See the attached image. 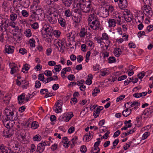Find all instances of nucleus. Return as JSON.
Masks as SVG:
<instances>
[{
  "mask_svg": "<svg viewBox=\"0 0 153 153\" xmlns=\"http://www.w3.org/2000/svg\"><path fill=\"white\" fill-rule=\"evenodd\" d=\"M32 27L34 29H36L39 27V25L37 22H35L31 24Z\"/></svg>",
  "mask_w": 153,
  "mask_h": 153,
  "instance_id": "obj_54",
  "label": "nucleus"
},
{
  "mask_svg": "<svg viewBox=\"0 0 153 153\" xmlns=\"http://www.w3.org/2000/svg\"><path fill=\"white\" fill-rule=\"evenodd\" d=\"M100 92V89L96 87L93 91L92 95L93 96L95 97L97 95V94Z\"/></svg>",
  "mask_w": 153,
  "mask_h": 153,
  "instance_id": "obj_48",
  "label": "nucleus"
},
{
  "mask_svg": "<svg viewBox=\"0 0 153 153\" xmlns=\"http://www.w3.org/2000/svg\"><path fill=\"white\" fill-rule=\"evenodd\" d=\"M143 11L145 16L149 18L152 17L153 15V13L152 9L149 5H144Z\"/></svg>",
  "mask_w": 153,
  "mask_h": 153,
  "instance_id": "obj_5",
  "label": "nucleus"
},
{
  "mask_svg": "<svg viewBox=\"0 0 153 153\" xmlns=\"http://www.w3.org/2000/svg\"><path fill=\"white\" fill-rule=\"evenodd\" d=\"M88 25L94 30H97L101 27V25L99 19L91 23H88Z\"/></svg>",
  "mask_w": 153,
  "mask_h": 153,
  "instance_id": "obj_6",
  "label": "nucleus"
},
{
  "mask_svg": "<svg viewBox=\"0 0 153 153\" xmlns=\"http://www.w3.org/2000/svg\"><path fill=\"white\" fill-rule=\"evenodd\" d=\"M124 19L126 22H130L133 19V16L131 14H130L127 16L126 17L124 16Z\"/></svg>",
  "mask_w": 153,
  "mask_h": 153,
  "instance_id": "obj_31",
  "label": "nucleus"
},
{
  "mask_svg": "<svg viewBox=\"0 0 153 153\" xmlns=\"http://www.w3.org/2000/svg\"><path fill=\"white\" fill-rule=\"evenodd\" d=\"M30 12L33 14L36 15L37 10L35 9L34 6H32L30 8Z\"/></svg>",
  "mask_w": 153,
  "mask_h": 153,
  "instance_id": "obj_56",
  "label": "nucleus"
},
{
  "mask_svg": "<svg viewBox=\"0 0 153 153\" xmlns=\"http://www.w3.org/2000/svg\"><path fill=\"white\" fill-rule=\"evenodd\" d=\"M102 54L103 55V58H105L106 57H108L109 55V52L106 51L105 50H103L102 51Z\"/></svg>",
  "mask_w": 153,
  "mask_h": 153,
  "instance_id": "obj_50",
  "label": "nucleus"
},
{
  "mask_svg": "<svg viewBox=\"0 0 153 153\" xmlns=\"http://www.w3.org/2000/svg\"><path fill=\"white\" fill-rule=\"evenodd\" d=\"M22 14L23 16L27 17L28 16V13L26 10H22Z\"/></svg>",
  "mask_w": 153,
  "mask_h": 153,
  "instance_id": "obj_58",
  "label": "nucleus"
},
{
  "mask_svg": "<svg viewBox=\"0 0 153 153\" xmlns=\"http://www.w3.org/2000/svg\"><path fill=\"white\" fill-rule=\"evenodd\" d=\"M14 47L11 45H6L5 46V52L8 54L12 53L14 51Z\"/></svg>",
  "mask_w": 153,
  "mask_h": 153,
  "instance_id": "obj_17",
  "label": "nucleus"
},
{
  "mask_svg": "<svg viewBox=\"0 0 153 153\" xmlns=\"http://www.w3.org/2000/svg\"><path fill=\"white\" fill-rule=\"evenodd\" d=\"M64 5L67 7H70L72 4V0H61Z\"/></svg>",
  "mask_w": 153,
  "mask_h": 153,
  "instance_id": "obj_26",
  "label": "nucleus"
},
{
  "mask_svg": "<svg viewBox=\"0 0 153 153\" xmlns=\"http://www.w3.org/2000/svg\"><path fill=\"white\" fill-rule=\"evenodd\" d=\"M15 110V108L12 105L6 108L4 110L7 118L11 122L16 120L17 114Z\"/></svg>",
  "mask_w": 153,
  "mask_h": 153,
  "instance_id": "obj_1",
  "label": "nucleus"
},
{
  "mask_svg": "<svg viewBox=\"0 0 153 153\" xmlns=\"http://www.w3.org/2000/svg\"><path fill=\"white\" fill-rule=\"evenodd\" d=\"M29 42L30 46L32 48L34 47L35 46V41L33 39H30L29 40Z\"/></svg>",
  "mask_w": 153,
  "mask_h": 153,
  "instance_id": "obj_44",
  "label": "nucleus"
},
{
  "mask_svg": "<svg viewBox=\"0 0 153 153\" xmlns=\"http://www.w3.org/2000/svg\"><path fill=\"white\" fill-rule=\"evenodd\" d=\"M8 129L4 130L3 132V135L5 137L9 138L12 136L14 134V131L12 128H9Z\"/></svg>",
  "mask_w": 153,
  "mask_h": 153,
  "instance_id": "obj_11",
  "label": "nucleus"
},
{
  "mask_svg": "<svg viewBox=\"0 0 153 153\" xmlns=\"http://www.w3.org/2000/svg\"><path fill=\"white\" fill-rule=\"evenodd\" d=\"M115 2L119 1L118 5L120 8L123 9L127 7L128 6V3L127 0H114Z\"/></svg>",
  "mask_w": 153,
  "mask_h": 153,
  "instance_id": "obj_7",
  "label": "nucleus"
},
{
  "mask_svg": "<svg viewBox=\"0 0 153 153\" xmlns=\"http://www.w3.org/2000/svg\"><path fill=\"white\" fill-rule=\"evenodd\" d=\"M43 27L44 28V30H45L47 32H48V34L51 33L52 35L53 34V29L52 27L50 25L45 24Z\"/></svg>",
  "mask_w": 153,
  "mask_h": 153,
  "instance_id": "obj_23",
  "label": "nucleus"
},
{
  "mask_svg": "<svg viewBox=\"0 0 153 153\" xmlns=\"http://www.w3.org/2000/svg\"><path fill=\"white\" fill-rule=\"evenodd\" d=\"M145 74V73L144 71H142L139 74L137 75V76L138 78L140 79H142L144 76Z\"/></svg>",
  "mask_w": 153,
  "mask_h": 153,
  "instance_id": "obj_53",
  "label": "nucleus"
},
{
  "mask_svg": "<svg viewBox=\"0 0 153 153\" xmlns=\"http://www.w3.org/2000/svg\"><path fill=\"white\" fill-rule=\"evenodd\" d=\"M16 25V23L15 22V21H11L10 22H9V26H10L12 27L13 28H16V27L15 26Z\"/></svg>",
  "mask_w": 153,
  "mask_h": 153,
  "instance_id": "obj_55",
  "label": "nucleus"
},
{
  "mask_svg": "<svg viewBox=\"0 0 153 153\" xmlns=\"http://www.w3.org/2000/svg\"><path fill=\"white\" fill-rule=\"evenodd\" d=\"M54 68L56 72H59L62 69L61 66L60 65H55Z\"/></svg>",
  "mask_w": 153,
  "mask_h": 153,
  "instance_id": "obj_52",
  "label": "nucleus"
},
{
  "mask_svg": "<svg viewBox=\"0 0 153 153\" xmlns=\"http://www.w3.org/2000/svg\"><path fill=\"white\" fill-rule=\"evenodd\" d=\"M9 20L8 19H6L1 25L0 26V30L2 32H4L6 31L7 27H9Z\"/></svg>",
  "mask_w": 153,
  "mask_h": 153,
  "instance_id": "obj_8",
  "label": "nucleus"
},
{
  "mask_svg": "<svg viewBox=\"0 0 153 153\" xmlns=\"http://www.w3.org/2000/svg\"><path fill=\"white\" fill-rule=\"evenodd\" d=\"M33 139L34 141H39L41 140L42 138L39 135L37 134L33 137Z\"/></svg>",
  "mask_w": 153,
  "mask_h": 153,
  "instance_id": "obj_36",
  "label": "nucleus"
},
{
  "mask_svg": "<svg viewBox=\"0 0 153 153\" xmlns=\"http://www.w3.org/2000/svg\"><path fill=\"white\" fill-rule=\"evenodd\" d=\"M72 12L69 9H68L65 11V15L67 17H69L72 15Z\"/></svg>",
  "mask_w": 153,
  "mask_h": 153,
  "instance_id": "obj_38",
  "label": "nucleus"
},
{
  "mask_svg": "<svg viewBox=\"0 0 153 153\" xmlns=\"http://www.w3.org/2000/svg\"><path fill=\"white\" fill-rule=\"evenodd\" d=\"M123 14L124 16H127L130 14V11L126 9L123 11Z\"/></svg>",
  "mask_w": 153,
  "mask_h": 153,
  "instance_id": "obj_60",
  "label": "nucleus"
},
{
  "mask_svg": "<svg viewBox=\"0 0 153 153\" xmlns=\"http://www.w3.org/2000/svg\"><path fill=\"white\" fill-rule=\"evenodd\" d=\"M6 34L4 32H2L1 33H0V41L1 42H3L5 41L4 37Z\"/></svg>",
  "mask_w": 153,
  "mask_h": 153,
  "instance_id": "obj_40",
  "label": "nucleus"
},
{
  "mask_svg": "<svg viewBox=\"0 0 153 153\" xmlns=\"http://www.w3.org/2000/svg\"><path fill=\"white\" fill-rule=\"evenodd\" d=\"M103 108L102 106H99L97 108L96 110L94 111L93 115L95 118H97L99 116L100 111L103 110Z\"/></svg>",
  "mask_w": 153,
  "mask_h": 153,
  "instance_id": "obj_21",
  "label": "nucleus"
},
{
  "mask_svg": "<svg viewBox=\"0 0 153 153\" xmlns=\"http://www.w3.org/2000/svg\"><path fill=\"white\" fill-rule=\"evenodd\" d=\"M85 108L81 111L80 114L83 116L85 115L88 112V107L87 106H85Z\"/></svg>",
  "mask_w": 153,
  "mask_h": 153,
  "instance_id": "obj_39",
  "label": "nucleus"
},
{
  "mask_svg": "<svg viewBox=\"0 0 153 153\" xmlns=\"http://www.w3.org/2000/svg\"><path fill=\"white\" fill-rule=\"evenodd\" d=\"M67 38L69 41H71L75 42L74 45L76 48V44L75 43V35L74 34V32H71L67 35Z\"/></svg>",
  "mask_w": 153,
  "mask_h": 153,
  "instance_id": "obj_16",
  "label": "nucleus"
},
{
  "mask_svg": "<svg viewBox=\"0 0 153 153\" xmlns=\"http://www.w3.org/2000/svg\"><path fill=\"white\" fill-rule=\"evenodd\" d=\"M22 84H23L22 85V88H26L27 87L29 86V83L27 81L25 80H22Z\"/></svg>",
  "mask_w": 153,
  "mask_h": 153,
  "instance_id": "obj_37",
  "label": "nucleus"
},
{
  "mask_svg": "<svg viewBox=\"0 0 153 153\" xmlns=\"http://www.w3.org/2000/svg\"><path fill=\"white\" fill-rule=\"evenodd\" d=\"M101 38L103 40H105L107 41V44H110V42L109 40V37L106 33H102Z\"/></svg>",
  "mask_w": 153,
  "mask_h": 153,
  "instance_id": "obj_28",
  "label": "nucleus"
},
{
  "mask_svg": "<svg viewBox=\"0 0 153 153\" xmlns=\"http://www.w3.org/2000/svg\"><path fill=\"white\" fill-rule=\"evenodd\" d=\"M25 94L23 93L18 96V101L19 104H21L24 102L25 98Z\"/></svg>",
  "mask_w": 153,
  "mask_h": 153,
  "instance_id": "obj_22",
  "label": "nucleus"
},
{
  "mask_svg": "<svg viewBox=\"0 0 153 153\" xmlns=\"http://www.w3.org/2000/svg\"><path fill=\"white\" fill-rule=\"evenodd\" d=\"M99 19L95 14H92L89 16L88 20V23H91V22H94Z\"/></svg>",
  "mask_w": 153,
  "mask_h": 153,
  "instance_id": "obj_19",
  "label": "nucleus"
},
{
  "mask_svg": "<svg viewBox=\"0 0 153 153\" xmlns=\"http://www.w3.org/2000/svg\"><path fill=\"white\" fill-rule=\"evenodd\" d=\"M143 96L142 94L140 93H136L133 95V97L136 98H138L141 97Z\"/></svg>",
  "mask_w": 153,
  "mask_h": 153,
  "instance_id": "obj_63",
  "label": "nucleus"
},
{
  "mask_svg": "<svg viewBox=\"0 0 153 153\" xmlns=\"http://www.w3.org/2000/svg\"><path fill=\"white\" fill-rule=\"evenodd\" d=\"M117 21L115 19H109L108 20V27L112 28L115 27L117 23Z\"/></svg>",
  "mask_w": 153,
  "mask_h": 153,
  "instance_id": "obj_18",
  "label": "nucleus"
},
{
  "mask_svg": "<svg viewBox=\"0 0 153 153\" xmlns=\"http://www.w3.org/2000/svg\"><path fill=\"white\" fill-rule=\"evenodd\" d=\"M17 69V68L14 67H12L11 68L10 73L11 74H13L15 72H16V70Z\"/></svg>",
  "mask_w": 153,
  "mask_h": 153,
  "instance_id": "obj_64",
  "label": "nucleus"
},
{
  "mask_svg": "<svg viewBox=\"0 0 153 153\" xmlns=\"http://www.w3.org/2000/svg\"><path fill=\"white\" fill-rule=\"evenodd\" d=\"M63 102L61 100H57L53 107V110L57 113H61L62 111V106Z\"/></svg>",
  "mask_w": 153,
  "mask_h": 153,
  "instance_id": "obj_4",
  "label": "nucleus"
},
{
  "mask_svg": "<svg viewBox=\"0 0 153 153\" xmlns=\"http://www.w3.org/2000/svg\"><path fill=\"white\" fill-rule=\"evenodd\" d=\"M108 62L109 63H112L115 62V58L114 56H111L109 57L108 59Z\"/></svg>",
  "mask_w": 153,
  "mask_h": 153,
  "instance_id": "obj_41",
  "label": "nucleus"
},
{
  "mask_svg": "<svg viewBox=\"0 0 153 153\" xmlns=\"http://www.w3.org/2000/svg\"><path fill=\"white\" fill-rule=\"evenodd\" d=\"M46 145V143L45 142L38 144L37 146L36 151L39 153H42L45 150Z\"/></svg>",
  "mask_w": 153,
  "mask_h": 153,
  "instance_id": "obj_13",
  "label": "nucleus"
},
{
  "mask_svg": "<svg viewBox=\"0 0 153 153\" xmlns=\"http://www.w3.org/2000/svg\"><path fill=\"white\" fill-rule=\"evenodd\" d=\"M47 18L49 22L51 24H55L57 22L56 15V14H49V15L47 16Z\"/></svg>",
  "mask_w": 153,
  "mask_h": 153,
  "instance_id": "obj_9",
  "label": "nucleus"
},
{
  "mask_svg": "<svg viewBox=\"0 0 153 153\" xmlns=\"http://www.w3.org/2000/svg\"><path fill=\"white\" fill-rule=\"evenodd\" d=\"M126 108V109L123 111L122 114L124 117H127L131 114L132 110H133V108L130 109L129 110L128 107Z\"/></svg>",
  "mask_w": 153,
  "mask_h": 153,
  "instance_id": "obj_24",
  "label": "nucleus"
},
{
  "mask_svg": "<svg viewBox=\"0 0 153 153\" xmlns=\"http://www.w3.org/2000/svg\"><path fill=\"white\" fill-rule=\"evenodd\" d=\"M29 0H23L22 4L25 8H27L29 6Z\"/></svg>",
  "mask_w": 153,
  "mask_h": 153,
  "instance_id": "obj_34",
  "label": "nucleus"
},
{
  "mask_svg": "<svg viewBox=\"0 0 153 153\" xmlns=\"http://www.w3.org/2000/svg\"><path fill=\"white\" fill-rule=\"evenodd\" d=\"M39 127L38 123L36 121L33 122L31 124V128L33 129H35Z\"/></svg>",
  "mask_w": 153,
  "mask_h": 153,
  "instance_id": "obj_35",
  "label": "nucleus"
},
{
  "mask_svg": "<svg viewBox=\"0 0 153 153\" xmlns=\"http://www.w3.org/2000/svg\"><path fill=\"white\" fill-rule=\"evenodd\" d=\"M73 116V114H69L66 117L65 121L66 122H68Z\"/></svg>",
  "mask_w": 153,
  "mask_h": 153,
  "instance_id": "obj_57",
  "label": "nucleus"
},
{
  "mask_svg": "<svg viewBox=\"0 0 153 153\" xmlns=\"http://www.w3.org/2000/svg\"><path fill=\"white\" fill-rule=\"evenodd\" d=\"M150 133L149 132H146L143 135L142 137V139L143 140L146 139L147 137L150 135Z\"/></svg>",
  "mask_w": 153,
  "mask_h": 153,
  "instance_id": "obj_46",
  "label": "nucleus"
},
{
  "mask_svg": "<svg viewBox=\"0 0 153 153\" xmlns=\"http://www.w3.org/2000/svg\"><path fill=\"white\" fill-rule=\"evenodd\" d=\"M25 135L24 134H22L21 133L20 134L18 135V137L20 138V139L21 140L25 141Z\"/></svg>",
  "mask_w": 153,
  "mask_h": 153,
  "instance_id": "obj_47",
  "label": "nucleus"
},
{
  "mask_svg": "<svg viewBox=\"0 0 153 153\" xmlns=\"http://www.w3.org/2000/svg\"><path fill=\"white\" fill-rule=\"evenodd\" d=\"M0 153H13L11 150L3 144L0 145Z\"/></svg>",
  "mask_w": 153,
  "mask_h": 153,
  "instance_id": "obj_12",
  "label": "nucleus"
},
{
  "mask_svg": "<svg viewBox=\"0 0 153 153\" xmlns=\"http://www.w3.org/2000/svg\"><path fill=\"white\" fill-rule=\"evenodd\" d=\"M10 120L7 118H5L2 120L4 126L7 129L9 128H11L13 126V124L10 121Z\"/></svg>",
  "mask_w": 153,
  "mask_h": 153,
  "instance_id": "obj_15",
  "label": "nucleus"
},
{
  "mask_svg": "<svg viewBox=\"0 0 153 153\" xmlns=\"http://www.w3.org/2000/svg\"><path fill=\"white\" fill-rule=\"evenodd\" d=\"M54 44L58 51L60 52H63L65 48V40L63 39L62 40L59 39H55L54 41Z\"/></svg>",
  "mask_w": 153,
  "mask_h": 153,
  "instance_id": "obj_2",
  "label": "nucleus"
},
{
  "mask_svg": "<svg viewBox=\"0 0 153 153\" xmlns=\"http://www.w3.org/2000/svg\"><path fill=\"white\" fill-rule=\"evenodd\" d=\"M122 51L119 48H116L114 51V53L115 56L119 57L122 53Z\"/></svg>",
  "mask_w": 153,
  "mask_h": 153,
  "instance_id": "obj_27",
  "label": "nucleus"
},
{
  "mask_svg": "<svg viewBox=\"0 0 153 153\" xmlns=\"http://www.w3.org/2000/svg\"><path fill=\"white\" fill-rule=\"evenodd\" d=\"M39 80L42 81L43 82H45V79L44 75L43 74H40L38 76Z\"/></svg>",
  "mask_w": 153,
  "mask_h": 153,
  "instance_id": "obj_45",
  "label": "nucleus"
},
{
  "mask_svg": "<svg viewBox=\"0 0 153 153\" xmlns=\"http://www.w3.org/2000/svg\"><path fill=\"white\" fill-rule=\"evenodd\" d=\"M112 18H114L113 19L116 20L118 25H121L123 24V23L121 21V17L118 12L115 11L113 12L112 15Z\"/></svg>",
  "mask_w": 153,
  "mask_h": 153,
  "instance_id": "obj_10",
  "label": "nucleus"
},
{
  "mask_svg": "<svg viewBox=\"0 0 153 153\" xmlns=\"http://www.w3.org/2000/svg\"><path fill=\"white\" fill-rule=\"evenodd\" d=\"M71 70V68L69 67L65 68H64L63 69H62L61 72V74H63V75L62 76H65V74H66V72H69Z\"/></svg>",
  "mask_w": 153,
  "mask_h": 153,
  "instance_id": "obj_30",
  "label": "nucleus"
},
{
  "mask_svg": "<svg viewBox=\"0 0 153 153\" xmlns=\"http://www.w3.org/2000/svg\"><path fill=\"white\" fill-rule=\"evenodd\" d=\"M17 17V14L13 12L11 13L10 15V19L11 21H15Z\"/></svg>",
  "mask_w": 153,
  "mask_h": 153,
  "instance_id": "obj_29",
  "label": "nucleus"
},
{
  "mask_svg": "<svg viewBox=\"0 0 153 153\" xmlns=\"http://www.w3.org/2000/svg\"><path fill=\"white\" fill-rule=\"evenodd\" d=\"M81 47V49L82 51L84 52H85L86 51V46L85 44H82Z\"/></svg>",
  "mask_w": 153,
  "mask_h": 153,
  "instance_id": "obj_61",
  "label": "nucleus"
},
{
  "mask_svg": "<svg viewBox=\"0 0 153 153\" xmlns=\"http://www.w3.org/2000/svg\"><path fill=\"white\" fill-rule=\"evenodd\" d=\"M81 10L84 13H88L92 12L93 8L91 3L87 4H82L80 5Z\"/></svg>",
  "mask_w": 153,
  "mask_h": 153,
  "instance_id": "obj_3",
  "label": "nucleus"
},
{
  "mask_svg": "<svg viewBox=\"0 0 153 153\" xmlns=\"http://www.w3.org/2000/svg\"><path fill=\"white\" fill-rule=\"evenodd\" d=\"M44 74L47 76H51L52 75L51 71L49 70L45 71L44 72Z\"/></svg>",
  "mask_w": 153,
  "mask_h": 153,
  "instance_id": "obj_62",
  "label": "nucleus"
},
{
  "mask_svg": "<svg viewBox=\"0 0 153 153\" xmlns=\"http://www.w3.org/2000/svg\"><path fill=\"white\" fill-rule=\"evenodd\" d=\"M59 24L62 27H65L66 26L65 20L64 19L61 17L59 18L58 19Z\"/></svg>",
  "mask_w": 153,
  "mask_h": 153,
  "instance_id": "obj_25",
  "label": "nucleus"
},
{
  "mask_svg": "<svg viewBox=\"0 0 153 153\" xmlns=\"http://www.w3.org/2000/svg\"><path fill=\"white\" fill-rule=\"evenodd\" d=\"M30 65L27 64L24 65L23 67L22 68V71L23 73H25V71L23 70H25V71H28L30 68Z\"/></svg>",
  "mask_w": 153,
  "mask_h": 153,
  "instance_id": "obj_43",
  "label": "nucleus"
},
{
  "mask_svg": "<svg viewBox=\"0 0 153 153\" xmlns=\"http://www.w3.org/2000/svg\"><path fill=\"white\" fill-rule=\"evenodd\" d=\"M72 19L76 23L78 24L81 21L80 17V16L78 17V16H76V15L72 16Z\"/></svg>",
  "mask_w": 153,
  "mask_h": 153,
  "instance_id": "obj_32",
  "label": "nucleus"
},
{
  "mask_svg": "<svg viewBox=\"0 0 153 153\" xmlns=\"http://www.w3.org/2000/svg\"><path fill=\"white\" fill-rule=\"evenodd\" d=\"M109 14V11L106 7H104L101 8L100 11V15L103 17H107Z\"/></svg>",
  "mask_w": 153,
  "mask_h": 153,
  "instance_id": "obj_14",
  "label": "nucleus"
},
{
  "mask_svg": "<svg viewBox=\"0 0 153 153\" xmlns=\"http://www.w3.org/2000/svg\"><path fill=\"white\" fill-rule=\"evenodd\" d=\"M88 35L87 29L84 27H82L81 28L79 35L81 38L84 37L85 36Z\"/></svg>",
  "mask_w": 153,
  "mask_h": 153,
  "instance_id": "obj_20",
  "label": "nucleus"
},
{
  "mask_svg": "<svg viewBox=\"0 0 153 153\" xmlns=\"http://www.w3.org/2000/svg\"><path fill=\"white\" fill-rule=\"evenodd\" d=\"M91 139H90V136L87 134V133L84 135L83 137V140H85V142L89 141Z\"/></svg>",
  "mask_w": 153,
  "mask_h": 153,
  "instance_id": "obj_49",
  "label": "nucleus"
},
{
  "mask_svg": "<svg viewBox=\"0 0 153 153\" xmlns=\"http://www.w3.org/2000/svg\"><path fill=\"white\" fill-rule=\"evenodd\" d=\"M87 149L86 146L85 145L81 146L80 149V151L82 152L85 153L87 151Z\"/></svg>",
  "mask_w": 153,
  "mask_h": 153,
  "instance_id": "obj_59",
  "label": "nucleus"
},
{
  "mask_svg": "<svg viewBox=\"0 0 153 153\" xmlns=\"http://www.w3.org/2000/svg\"><path fill=\"white\" fill-rule=\"evenodd\" d=\"M25 34L27 37H30L31 36V30L29 29H27L26 30Z\"/></svg>",
  "mask_w": 153,
  "mask_h": 153,
  "instance_id": "obj_51",
  "label": "nucleus"
},
{
  "mask_svg": "<svg viewBox=\"0 0 153 153\" xmlns=\"http://www.w3.org/2000/svg\"><path fill=\"white\" fill-rule=\"evenodd\" d=\"M138 104L139 105L138 102H131V107L128 106H127V107H128L129 108H131L132 107H134V108H133V109H137L138 108Z\"/></svg>",
  "mask_w": 153,
  "mask_h": 153,
  "instance_id": "obj_33",
  "label": "nucleus"
},
{
  "mask_svg": "<svg viewBox=\"0 0 153 153\" xmlns=\"http://www.w3.org/2000/svg\"><path fill=\"white\" fill-rule=\"evenodd\" d=\"M62 142L64 143V144L66 145L65 147L68 146V143L69 141L67 137H65L62 138Z\"/></svg>",
  "mask_w": 153,
  "mask_h": 153,
  "instance_id": "obj_42",
  "label": "nucleus"
}]
</instances>
